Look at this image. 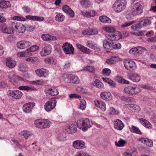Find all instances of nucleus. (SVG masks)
<instances>
[{
    "label": "nucleus",
    "mask_w": 156,
    "mask_h": 156,
    "mask_svg": "<svg viewBox=\"0 0 156 156\" xmlns=\"http://www.w3.org/2000/svg\"><path fill=\"white\" fill-rule=\"evenodd\" d=\"M103 29L106 32L112 33L109 34L107 36L108 40L111 41H118L122 37V35L120 33L118 32L113 33L115 31V29L114 27H104Z\"/></svg>",
    "instance_id": "f257e3e1"
},
{
    "label": "nucleus",
    "mask_w": 156,
    "mask_h": 156,
    "mask_svg": "<svg viewBox=\"0 0 156 156\" xmlns=\"http://www.w3.org/2000/svg\"><path fill=\"white\" fill-rule=\"evenodd\" d=\"M77 124L78 127L84 131H87L92 125V122L87 118L79 120L77 121Z\"/></svg>",
    "instance_id": "f03ea898"
},
{
    "label": "nucleus",
    "mask_w": 156,
    "mask_h": 156,
    "mask_svg": "<svg viewBox=\"0 0 156 156\" xmlns=\"http://www.w3.org/2000/svg\"><path fill=\"white\" fill-rule=\"evenodd\" d=\"M126 4V0H116L112 7L115 12H119L125 8Z\"/></svg>",
    "instance_id": "7ed1b4c3"
},
{
    "label": "nucleus",
    "mask_w": 156,
    "mask_h": 156,
    "mask_svg": "<svg viewBox=\"0 0 156 156\" xmlns=\"http://www.w3.org/2000/svg\"><path fill=\"white\" fill-rule=\"evenodd\" d=\"M7 94L12 99L16 100L20 99L23 95L22 92L19 90H9L7 92Z\"/></svg>",
    "instance_id": "20e7f679"
},
{
    "label": "nucleus",
    "mask_w": 156,
    "mask_h": 156,
    "mask_svg": "<svg viewBox=\"0 0 156 156\" xmlns=\"http://www.w3.org/2000/svg\"><path fill=\"white\" fill-rule=\"evenodd\" d=\"M56 101L55 98H52L47 102L44 105V108L47 112H49L53 109L56 106Z\"/></svg>",
    "instance_id": "39448f33"
},
{
    "label": "nucleus",
    "mask_w": 156,
    "mask_h": 156,
    "mask_svg": "<svg viewBox=\"0 0 156 156\" xmlns=\"http://www.w3.org/2000/svg\"><path fill=\"white\" fill-rule=\"evenodd\" d=\"M143 12L142 6L139 3L133 5L132 9V14L133 16L139 15Z\"/></svg>",
    "instance_id": "423d86ee"
},
{
    "label": "nucleus",
    "mask_w": 156,
    "mask_h": 156,
    "mask_svg": "<svg viewBox=\"0 0 156 156\" xmlns=\"http://www.w3.org/2000/svg\"><path fill=\"white\" fill-rule=\"evenodd\" d=\"M62 48L65 53L67 54H74V48L72 45L69 43L66 42L64 43Z\"/></svg>",
    "instance_id": "0eeeda50"
},
{
    "label": "nucleus",
    "mask_w": 156,
    "mask_h": 156,
    "mask_svg": "<svg viewBox=\"0 0 156 156\" xmlns=\"http://www.w3.org/2000/svg\"><path fill=\"white\" fill-rule=\"evenodd\" d=\"M78 126L77 122H74L71 124L67 126L66 130L69 133H74L77 131L76 126Z\"/></svg>",
    "instance_id": "6e6552de"
},
{
    "label": "nucleus",
    "mask_w": 156,
    "mask_h": 156,
    "mask_svg": "<svg viewBox=\"0 0 156 156\" xmlns=\"http://www.w3.org/2000/svg\"><path fill=\"white\" fill-rule=\"evenodd\" d=\"M124 64L126 69L130 71L133 70L136 67L135 63L131 60H126Z\"/></svg>",
    "instance_id": "1a4fd4ad"
},
{
    "label": "nucleus",
    "mask_w": 156,
    "mask_h": 156,
    "mask_svg": "<svg viewBox=\"0 0 156 156\" xmlns=\"http://www.w3.org/2000/svg\"><path fill=\"white\" fill-rule=\"evenodd\" d=\"M85 144L83 141L77 140L73 142V146L75 149L80 150L86 147Z\"/></svg>",
    "instance_id": "9d476101"
},
{
    "label": "nucleus",
    "mask_w": 156,
    "mask_h": 156,
    "mask_svg": "<svg viewBox=\"0 0 156 156\" xmlns=\"http://www.w3.org/2000/svg\"><path fill=\"white\" fill-rule=\"evenodd\" d=\"M36 74L40 77H46L49 74L48 70L43 68L35 70Z\"/></svg>",
    "instance_id": "9b49d317"
},
{
    "label": "nucleus",
    "mask_w": 156,
    "mask_h": 156,
    "mask_svg": "<svg viewBox=\"0 0 156 156\" xmlns=\"http://www.w3.org/2000/svg\"><path fill=\"white\" fill-rule=\"evenodd\" d=\"M0 30L3 33L8 34H12L14 32V30L10 27L5 24L1 25L0 26Z\"/></svg>",
    "instance_id": "f8f14e48"
},
{
    "label": "nucleus",
    "mask_w": 156,
    "mask_h": 156,
    "mask_svg": "<svg viewBox=\"0 0 156 156\" xmlns=\"http://www.w3.org/2000/svg\"><path fill=\"white\" fill-rule=\"evenodd\" d=\"M31 44V43L29 41H22L18 42L17 43L16 45L18 48L23 49L29 46Z\"/></svg>",
    "instance_id": "ddd939ff"
},
{
    "label": "nucleus",
    "mask_w": 156,
    "mask_h": 156,
    "mask_svg": "<svg viewBox=\"0 0 156 156\" xmlns=\"http://www.w3.org/2000/svg\"><path fill=\"white\" fill-rule=\"evenodd\" d=\"M35 105V103H34L29 102L23 105V110L26 113H29L31 112Z\"/></svg>",
    "instance_id": "4468645a"
},
{
    "label": "nucleus",
    "mask_w": 156,
    "mask_h": 156,
    "mask_svg": "<svg viewBox=\"0 0 156 156\" xmlns=\"http://www.w3.org/2000/svg\"><path fill=\"white\" fill-rule=\"evenodd\" d=\"M124 107L136 112H139L140 109V108L139 106L132 104H125L124 105Z\"/></svg>",
    "instance_id": "2eb2a0df"
},
{
    "label": "nucleus",
    "mask_w": 156,
    "mask_h": 156,
    "mask_svg": "<svg viewBox=\"0 0 156 156\" xmlns=\"http://www.w3.org/2000/svg\"><path fill=\"white\" fill-rule=\"evenodd\" d=\"M124 127V125L120 119H116L114 121V127L115 129L121 130Z\"/></svg>",
    "instance_id": "dca6fc26"
},
{
    "label": "nucleus",
    "mask_w": 156,
    "mask_h": 156,
    "mask_svg": "<svg viewBox=\"0 0 156 156\" xmlns=\"http://www.w3.org/2000/svg\"><path fill=\"white\" fill-rule=\"evenodd\" d=\"M98 31L96 29L88 28L85 30L82 31V34L84 35H91L96 34Z\"/></svg>",
    "instance_id": "f3484780"
},
{
    "label": "nucleus",
    "mask_w": 156,
    "mask_h": 156,
    "mask_svg": "<svg viewBox=\"0 0 156 156\" xmlns=\"http://www.w3.org/2000/svg\"><path fill=\"white\" fill-rule=\"evenodd\" d=\"M51 48L49 45H46L40 52L41 56H44L49 54L51 52Z\"/></svg>",
    "instance_id": "a211bd4d"
},
{
    "label": "nucleus",
    "mask_w": 156,
    "mask_h": 156,
    "mask_svg": "<svg viewBox=\"0 0 156 156\" xmlns=\"http://www.w3.org/2000/svg\"><path fill=\"white\" fill-rule=\"evenodd\" d=\"M100 96L102 99L106 101L111 100L112 98L111 94L109 92H102L100 94Z\"/></svg>",
    "instance_id": "6ab92c4d"
},
{
    "label": "nucleus",
    "mask_w": 156,
    "mask_h": 156,
    "mask_svg": "<svg viewBox=\"0 0 156 156\" xmlns=\"http://www.w3.org/2000/svg\"><path fill=\"white\" fill-rule=\"evenodd\" d=\"M128 78L135 82H139L141 79L140 76V75L136 73H131L128 76Z\"/></svg>",
    "instance_id": "aec40b11"
},
{
    "label": "nucleus",
    "mask_w": 156,
    "mask_h": 156,
    "mask_svg": "<svg viewBox=\"0 0 156 156\" xmlns=\"http://www.w3.org/2000/svg\"><path fill=\"white\" fill-rule=\"evenodd\" d=\"M62 10L64 12L67 13L70 17H73L74 16V12L68 5H65L63 7Z\"/></svg>",
    "instance_id": "412c9836"
},
{
    "label": "nucleus",
    "mask_w": 156,
    "mask_h": 156,
    "mask_svg": "<svg viewBox=\"0 0 156 156\" xmlns=\"http://www.w3.org/2000/svg\"><path fill=\"white\" fill-rule=\"evenodd\" d=\"M26 18L28 20L37 21H43L44 19V18L43 17L31 15L26 16Z\"/></svg>",
    "instance_id": "4be33fe9"
},
{
    "label": "nucleus",
    "mask_w": 156,
    "mask_h": 156,
    "mask_svg": "<svg viewBox=\"0 0 156 156\" xmlns=\"http://www.w3.org/2000/svg\"><path fill=\"white\" fill-rule=\"evenodd\" d=\"M139 121L140 123L145 127L151 129L152 128V126L148 121L144 118H140Z\"/></svg>",
    "instance_id": "5701e85b"
},
{
    "label": "nucleus",
    "mask_w": 156,
    "mask_h": 156,
    "mask_svg": "<svg viewBox=\"0 0 156 156\" xmlns=\"http://www.w3.org/2000/svg\"><path fill=\"white\" fill-rule=\"evenodd\" d=\"M94 103L95 105L102 110L105 111L106 110V105L104 102L101 101H95Z\"/></svg>",
    "instance_id": "b1692460"
},
{
    "label": "nucleus",
    "mask_w": 156,
    "mask_h": 156,
    "mask_svg": "<svg viewBox=\"0 0 156 156\" xmlns=\"http://www.w3.org/2000/svg\"><path fill=\"white\" fill-rule=\"evenodd\" d=\"M76 45L77 48L82 52L87 54H89L90 53L91 51L90 50L82 45L78 43L76 44Z\"/></svg>",
    "instance_id": "393cba45"
},
{
    "label": "nucleus",
    "mask_w": 156,
    "mask_h": 156,
    "mask_svg": "<svg viewBox=\"0 0 156 156\" xmlns=\"http://www.w3.org/2000/svg\"><path fill=\"white\" fill-rule=\"evenodd\" d=\"M46 92L51 96H56L58 94V90L55 88H50L45 90Z\"/></svg>",
    "instance_id": "a878e982"
},
{
    "label": "nucleus",
    "mask_w": 156,
    "mask_h": 156,
    "mask_svg": "<svg viewBox=\"0 0 156 156\" xmlns=\"http://www.w3.org/2000/svg\"><path fill=\"white\" fill-rule=\"evenodd\" d=\"M11 4L9 1L5 0H1L0 1V7L2 8L6 9L10 7Z\"/></svg>",
    "instance_id": "bb28decb"
},
{
    "label": "nucleus",
    "mask_w": 156,
    "mask_h": 156,
    "mask_svg": "<svg viewBox=\"0 0 156 156\" xmlns=\"http://www.w3.org/2000/svg\"><path fill=\"white\" fill-rule=\"evenodd\" d=\"M71 74H64L62 76V80L65 83L70 84Z\"/></svg>",
    "instance_id": "cd10ccee"
},
{
    "label": "nucleus",
    "mask_w": 156,
    "mask_h": 156,
    "mask_svg": "<svg viewBox=\"0 0 156 156\" xmlns=\"http://www.w3.org/2000/svg\"><path fill=\"white\" fill-rule=\"evenodd\" d=\"M141 27L147 26L150 24L151 22L147 18H142L139 21Z\"/></svg>",
    "instance_id": "c85d7f7f"
},
{
    "label": "nucleus",
    "mask_w": 156,
    "mask_h": 156,
    "mask_svg": "<svg viewBox=\"0 0 156 156\" xmlns=\"http://www.w3.org/2000/svg\"><path fill=\"white\" fill-rule=\"evenodd\" d=\"M99 20L102 23H109L111 22V19L105 16H99Z\"/></svg>",
    "instance_id": "c756f323"
},
{
    "label": "nucleus",
    "mask_w": 156,
    "mask_h": 156,
    "mask_svg": "<svg viewBox=\"0 0 156 156\" xmlns=\"http://www.w3.org/2000/svg\"><path fill=\"white\" fill-rule=\"evenodd\" d=\"M71 78L70 84L77 85L80 83V79L78 76L71 74Z\"/></svg>",
    "instance_id": "7c9ffc66"
},
{
    "label": "nucleus",
    "mask_w": 156,
    "mask_h": 156,
    "mask_svg": "<svg viewBox=\"0 0 156 156\" xmlns=\"http://www.w3.org/2000/svg\"><path fill=\"white\" fill-rule=\"evenodd\" d=\"M112 41L111 42L108 41L107 40L105 39L103 41V46L104 48L105 49H109L112 48Z\"/></svg>",
    "instance_id": "2f4dec72"
},
{
    "label": "nucleus",
    "mask_w": 156,
    "mask_h": 156,
    "mask_svg": "<svg viewBox=\"0 0 156 156\" xmlns=\"http://www.w3.org/2000/svg\"><path fill=\"white\" fill-rule=\"evenodd\" d=\"M44 61L46 63L49 64L55 65L57 63L56 60L54 58L52 57L45 59Z\"/></svg>",
    "instance_id": "473e14b6"
},
{
    "label": "nucleus",
    "mask_w": 156,
    "mask_h": 156,
    "mask_svg": "<svg viewBox=\"0 0 156 156\" xmlns=\"http://www.w3.org/2000/svg\"><path fill=\"white\" fill-rule=\"evenodd\" d=\"M26 29L25 26L22 23H19L16 31L20 33H24Z\"/></svg>",
    "instance_id": "72a5a7b5"
},
{
    "label": "nucleus",
    "mask_w": 156,
    "mask_h": 156,
    "mask_svg": "<svg viewBox=\"0 0 156 156\" xmlns=\"http://www.w3.org/2000/svg\"><path fill=\"white\" fill-rule=\"evenodd\" d=\"M16 64V62L10 59H7L6 63V66L10 68H12L14 67Z\"/></svg>",
    "instance_id": "f704fd0d"
},
{
    "label": "nucleus",
    "mask_w": 156,
    "mask_h": 156,
    "mask_svg": "<svg viewBox=\"0 0 156 156\" xmlns=\"http://www.w3.org/2000/svg\"><path fill=\"white\" fill-rule=\"evenodd\" d=\"M80 4L83 7L87 8L90 6L91 2L90 0H82L80 1Z\"/></svg>",
    "instance_id": "c9c22d12"
},
{
    "label": "nucleus",
    "mask_w": 156,
    "mask_h": 156,
    "mask_svg": "<svg viewBox=\"0 0 156 156\" xmlns=\"http://www.w3.org/2000/svg\"><path fill=\"white\" fill-rule=\"evenodd\" d=\"M18 89L21 90L28 91H32L36 90L35 88L32 87H30L27 86H23L19 87Z\"/></svg>",
    "instance_id": "e433bc0d"
},
{
    "label": "nucleus",
    "mask_w": 156,
    "mask_h": 156,
    "mask_svg": "<svg viewBox=\"0 0 156 156\" xmlns=\"http://www.w3.org/2000/svg\"><path fill=\"white\" fill-rule=\"evenodd\" d=\"M129 129L130 131L132 132L140 135L142 134V132L139 129L134 126H132L131 128H129Z\"/></svg>",
    "instance_id": "4c0bfd02"
},
{
    "label": "nucleus",
    "mask_w": 156,
    "mask_h": 156,
    "mask_svg": "<svg viewBox=\"0 0 156 156\" xmlns=\"http://www.w3.org/2000/svg\"><path fill=\"white\" fill-rule=\"evenodd\" d=\"M17 78H18V79L20 80H21L24 81V79L20 77H18L16 76V75H10L9 76L8 78V80L11 82H15L16 81Z\"/></svg>",
    "instance_id": "58836bf2"
},
{
    "label": "nucleus",
    "mask_w": 156,
    "mask_h": 156,
    "mask_svg": "<svg viewBox=\"0 0 156 156\" xmlns=\"http://www.w3.org/2000/svg\"><path fill=\"white\" fill-rule=\"evenodd\" d=\"M19 135L24 136L25 139H27L29 136H32V134L31 133L27 131H22L19 133Z\"/></svg>",
    "instance_id": "ea45409f"
},
{
    "label": "nucleus",
    "mask_w": 156,
    "mask_h": 156,
    "mask_svg": "<svg viewBox=\"0 0 156 156\" xmlns=\"http://www.w3.org/2000/svg\"><path fill=\"white\" fill-rule=\"evenodd\" d=\"M55 19L57 21L62 22L65 19V16L62 13H58L56 16Z\"/></svg>",
    "instance_id": "a19ab883"
},
{
    "label": "nucleus",
    "mask_w": 156,
    "mask_h": 156,
    "mask_svg": "<svg viewBox=\"0 0 156 156\" xmlns=\"http://www.w3.org/2000/svg\"><path fill=\"white\" fill-rule=\"evenodd\" d=\"M93 84L98 88H102L104 86L103 83L98 80H96L93 83Z\"/></svg>",
    "instance_id": "79ce46f5"
},
{
    "label": "nucleus",
    "mask_w": 156,
    "mask_h": 156,
    "mask_svg": "<svg viewBox=\"0 0 156 156\" xmlns=\"http://www.w3.org/2000/svg\"><path fill=\"white\" fill-rule=\"evenodd\" d=\"M31 55L32 54L30 53L27 51L20 52L17 54V56L19 57H27Z\"/></svg>",
    "instance_id": "37998d69"
},
{
    "label": "nucleus",
    "mask_w": 156,
    "mask_h": 156,
    "mask_svg": "<svg viewBox=\"0 0 156 156\" xmlns=\"http://www.w3.org/2000/svg\"><path fill=\"white\" fill-rule=\"evenodd\" d=\"M87 47L94 50L97 49V45L96 44H94L91 41H88L87 42Z\"/></svg>",
    "instance_id": "c03bdc74"
},
{
    "label": "nucleus",
    "mask_w": 156,
    "mask_h": 156,
    "mask_svg": "<svg viewBox=\"0 0 156 156\" xmlns=\"http://www.w3.org/2000/svg\"><path fill=\"white\" fill-rule=\"evenodd\" d=\"M126 143V141L122 139H120L118 142H115V144L116 146L121 147L124 146Z\"/></svg>",
    "instance_id": "a18cd8bd"
},
{
    "label": "nucleus",
    "mask_w": 156,
    "mask_h": 156,
    "mask_svg": "<svg viewBox=\"0 0 156 156\" xmlns=\"http://www.w3.org/2000/svg\"><path fill=\"white\" fill-rule=\"evenodd\" d=\"M43 119H37L34 122V123L36 126L38 128L43 129Z\"/></svg>",
    "instance_id": "49530a36"
},
{
    "label": "nucleus",
    "mask_w": 156,
    "mask_h": 156,
    "mask_svg": "<svg viewBox=\"0 0 156 156\" xmlns=\"http://www.w3.org/2000/svg\"><path fill=\"white\" fill-rule=\"evenodd\" d=\"M43 129L46 128L50 126V121L48 119H43Z\"/></svg>",
    "instance_id": "de8ad7c7"
},
{
    "label": "nucleus",
    "mask_w": 156,
    "mask_h": 156,
    "mask_svg": "<svg viewBox=\"0 0 156 156\" xmlns=\"http://www.w3.org/2000/svg\"><path fill=\"white\" fill-rule=\"evenodd\" d=\"M136 51L137 53L141 54L144 51H147V50L144 47L141 46L136 47Z\"/></svg>",
    "instance_id": "09e8293b"
},
{
    "label": "nucleus",
    "mask_w": 156,
    "mask_h": 156,
    "mask_svg": "<svg viewBox=\"0 0 156 156\" xmlns=\"http://www.w3.org/2000/svg\"><path fill=\"white\" fill-rule=\"evenodd\" d=\"M132 95H135L140 93L141 90L138 87H132Z\"/></svg>",
    "instance_id": "8fccbe9b"
},
{
    "label": "nucleus",
    "mask_w": 156,
    "mask_h": 156,
    "mask_svg": "<svg viewBox=\"0 0 156 156\" xmlns=\"http://www.w3.org/2000/svg\"><path fill=\"white\" fill-rule=\"evenodd\" d=\"M82 70L93 73L95 71V69L92 66H88L84 67Z\"/></svg>",
    "instance_id": "3c124183"
},
{
    "label": "nucleus",
    "mask_w": 156,
    "mask_h": 156,
    "mask_svg": "<svg viewBox=\"0 0 156 156\" xmlns=\"http://www.w3.org/2000/svg\"><path fill=\"white\" fill-rule=\"evenodd\" d=\"M132 86H128L124 88V91L126 94L132 95Z\"/></svg>",
    "instance_id": "603ef678"
},
{
    "label": "nucleus",
    "mask_w": 156,
    "mask_h": 156,
    "mask_svg": "<svg viewBox=\"0 0 156 156\" xmlns=\"http://www.w3.org/2000/svg\"><path fill=\"white\" fill-rule=\"evenodd\" d=\"M121 99L127 102H132L133 98L132 97L122 96L121 97Z\"/></svg>",
    "instance_id": "864d4df0"
},
{
    "label": "nucleus",
    "mask_w": 156,
    "mask_h": 156,
    "mask_svg": "<svg viewBox=\"0 0 156 156\" xmlns=\"http://www.w3.org/2000/svg\"><path fill=\"white\" fill-rule=\"evenodd\" d=\"M131 33L133 35L139 36H144L147 34L146 33V31H141L137 32H132Z\"/></svg>",
    "instance_id": "5fc2aeb1"
},
{
    "label": "nucleus",
    "mask_w": 156,
    "mask_h": 156,
    "mask_svg": "<svg viewBox=\"0 0 156 156\" xmlns=\"http://www.w3.org/2000/svg\"><path fill=\"white\" fill-rule=\"evenodd\" d=\"M112 49H120L121 47V45L119 43L112 42Z\"/></svg>",
    "instance_id": "6e6d98bb"
},
{
    "label": "nucleus",
    "mask_w": 156,
    "mask_h": 156,
    "mask_svg": "<svg viewBox=\"0 0 156 156\" xmlns=\"http://www.w3.org/2000/svg\"><path fill=\"white\" fill-rule=\"evenodd\" d=\"M75 156H90L88 155L87 152L84 151H80L78 152Z\"/></svg>",
    "instance_id": "4d7b16f0"
},
{
    "label": "nucleus",
    "mask_w": 156,
    "mask_h": 156,
    "mask_svg": "<svg viewBox=\"0 0 156 156\" xmlns=\"http://www.w3.org/2000/svg\"><path fill=\"white\" fill-rule=\"evenodd\" d=\"M111 73V70L109 69L105 68L102 71V74L106 76H109L110 75Z\"/></svg>",
    "instance_id": "13d9d810"
},
{
    "label": "nucleus",
    "mask_w": 156,
    "mask_h": 156,
    "mask_svg": "<svg viewBox=\"0 0 156 156\" xmlns=\"http://www.w3.org/2000/svg\"><path fill=\"white\" fill-rule=\"evenodd\" d=\"M135 23V21H131L126 22L124 23L121 25V27L122 28H125L130 26Z\"/></svg>",
    "instance_id": "bf43d9fd"
},
{
    "label": "nucleus",
    "mask_w": 156,
    "mask_h": 156,
    "mask_svg": "<svg viewBox=\"0 0 156 156\" xmlns=\"http://www.w3.org/2000/svg\"><path fill=\"white\" fill-rule=\"evenodd\" d=\"M38 48L37 46L36 45H33L27 49V52H34L37 51Z\"/></svg>",
    "instance_id": "052dcab7"
},
{
    "label": "nucleus",
    "mask_w": 156,
    "mask_h": 156,
    "mask_svg": "<svg viewBox=\"0 0 156 156\" xmlns=\"http://www.w3.org/2000/svg\"><path fill=\"white\" fill-rule=\"evenodd\" d=\"M118 78V82L119 83L126 84H128L129 83V82L128 81L122 78L119 77Z\"/></svg>",
    "instance_id": "680f3d73"
},
{
    "label": "nucleus",
    "mask_w": 156,
    "mask_h": 156,
    "mask_svg": "<svg viewBox=\"0 0 156 156\" xmlns=\"http://www.w3.org/2000/svg\"><path fill=\"white\" fill-rule=\"evenodd\" d=\"M19 23L15 22H11L10 24V27L12 30H16Z\"/></svg>",
    "instance_id": "e2e57ef3"
},
{
    "label": "nucleus",
    "mask_w": 156,
    "mask_h": 156,
    "mask_svg": "<svg viewBox=\"0 0 156 156\" xmlns=\"http://www.w3.org/2000/svg\"><path fill=\"white\" fill-rule=\"evenodd\" d=\"M19 69L22 71L24 72L26 71L27 69L26 65L24 63L20 64L18 66Z\"/></svg>",
    "instance_id": "0e129e2a"
},
{
    "label": "nucleus",
    "mask_w": 156,
    "mask_h": 156,
    "mask_svg": "<svg viewBox=\"0 0 156 156\" xmlns=\"http://www.w3.org/2000/svg\"><path fill=\"white\" fill-rule=\"evenodd\" d=\"M86 107V101L84 100L80 101V108L82 110H84Z\"/></svg>",
    "instance_id": "69168bd1"
},
{
    "label": "nucleus",
    "mask_w": 156,
    "mask_h": 156,
    "mask_svg": "<svg viewBox=\"0 0 156 156\" xmlns=\"http://www.w3.org/2000/svg\"><path fill=\"white\" fill-rule=\"evenodd\" d=\"M141 27V24L139 22V23L132 25L131 26V27L133 30H136L138 29H140Z\"/></svg>",
    "instance_id": "338daca9"
},
{
    "label": "nucleus",
    "mask_w": 156,
    "mask_h": 156,
    "mask_svg": "<svg viewBox=\"0 0 156 156\" xmlns=\"http://www.w3.org/2000/svg\"><path fill=\"white\" fill-rule=\"evenodd\" d=\"M50 37V35L46 34H43L41 36L42 39L45 41H49Z\"/></svg>",
    "instance_id": "774afa93"
}]
</instances>
